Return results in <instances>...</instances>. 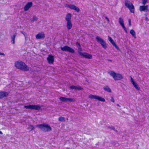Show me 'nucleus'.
Instances as JSON below:
<instances>
[{
	"mask_svg": "<svg viewBox=\"0 0 149 149\" xmlns=\"http://www.w3.org/2000/svg\"><path fill=\"white\" fill-rule=\"evenodd\" d=\"M139 9L141 12L144 11L147 12L148 11V5L140 6L139 7Z\"/></svg>",
	"mask_w": 149,
	"mask_h": 149,
	"instance_id": "obj_11",
	"label": "nucleus"
},
{
	"mask_svg": "<svg viewBox=\"0 0 149 149\" xmlns=\"http://www.w3.org/2000/svg\"><path fill=\"white\" fill-rule=\"evenodd\" d=\"M105 18L107 20V21H108V22H109V18L107 17L106 16L105 17Z\"/></svg>",
	"mask_w": 149,
	"mask_h": 149,
	"instance_id": "obj_38",
	"label": "nucleus"
},
{
	"mask_svg": "<svg viewBox=\"0 0 149 149\" xmlns=\"http://www.w3.org/2000/svg\"><path fill=\"white\" fill-rule=\"evenodd\" d=\"M16 35V33H15L11 37V42L13 44H15V40Z\"/></svg>",
	"mask_w": 149,
	"mask_h": 149,
	"instance_id": "obj_23",
	"label": "nucleus"
},
{
	"mask_svg": "<svg viewBox=\"0 0 149 149\" xmlns=\"http://www.w3.org/2000/svg\"><path fill=\"white\" fill-rule=\"evenodd\" d=\"M61 50L63 51H67L72 53H74V50L70 47L65 45L63 47H61Z\"/></svg>",
	"mask_w": 149,
	"mask_h": 149,
	"instance_id": "obj_8",
	"label": "nucleus"
},
{
	"mask_svg": "<svg viewBox=\"0 0 149 149\" xmlns=\"http://www.w3.org/2000/svg\"><path fill=\"white\" fill-rule=\"evenodd\" d=\"M115 145L116 146H119V144H118V143H116L115 144Z\"/></svg>",
	"mask_w": 149,
	"mask_h": 149,
	"instance_id": "obj_40",
	"label": "nucleus"
},
{
	"mask_svg": "<svg viewBox=\"0 0 149 149\" xmlns=\"http://www.w3.org/2000/svg\"><path fill=\"white\" fill-rule=\"evenodd\" d=\"M146 20H147L148 18H147V17H146Z\"/></svg>",
	"mask_w": 149,
	"mask_h": 149,
	"instance_id": "obj_44",
	"label": "nucleus"
},
{
	"mask_svg": "<svg viewBox=\"0 0 149 149\" xmlns=\"http://www.w3.org/2000/svg\"><path fill=\"white\" fill-rule=\"evenodd\" d=\"M131 77V82L132 83V84L133 85L134 87L135 88L137 89V90H139L140 89V88L138 86V85L135 82L134 80L132 78V77L130 76Z\"/></svg>",
	"mask_w": 149,
	"mask_h": 149,
	"instance_id": "obj_12",
	"label": "nucleus"
},
{
	"mask_svg": "<svg viewBox=\"0 0 149 149\" xmlns=\"http://www.w3.org/2000/svg\"><path fill=\"white\" fill-rule=\"evenodd\" d=\"M112 44L114 46L115 48L117 49H118V47H117V46L116 45V44L114 42H113Z\"/></svg>",
	"mask_w": 149,
	"mask_h": 149,
	"instance_id": "obj_33",
	"label": "nucleus"
},
{
	"mask_svg": "<svg viewBox=\"0 0 149 149\" xmlns=\"http://www.w3.org/2000/svg\"><path fill=\"white\" fill-rule=\"evenodd\" d=\"M34 129V127L33 125H29V127L28 128V129L30 130V131H31L33 130Z\"/></svg>",
	"mask_w": 149,
	"mask_h": 149,
	"instance_id": "obj_28",
	"label": "nucleus"
},
{
	"mask_svg": "<svg viewBox=\"0 0 149 149\" xmlns=\"http://www.w3.org/2000/svg\"><path fill=\"white\" fill-rule=\"evenodd\" d=\"M71 14L70 13H68L66 15V17L65 18V20L67 21V22L71 21Z\"/></svg>",
	"mask_w": 149,
	"mask_h": 149,
	"instance_id": "obj_18",
	"label": "nucleus"
},
{
	"mask_svg": "<svg viewBox=\"0 0 149 149\" xmlns=\"http://www.w3.org/2000/svg\"><path fill=\"white\" fill-rule=\"evenodd\" d=\"M96 39L97 42L101 45L104 49H106L107 48V45L105 41L101 38L99 36H97Z\"/></svg>",
	"mask_w": 149,
	"mask_h": 149,
	"instance_id": "obj_5",
	"label": "nucleus"
},
{
	"mask_svg": "<svg viewBox=\"0 0 149 149\" xmlns=\"http://www.w3.org/2000/svg\"><path fill=\"white\" fill-rule=\"evenodd\" d=\"M112 44L114 46L115 48L117 49H118V47H117V46L116 45V44L114 42H113Z\"/></svg>",
	"mask_w": 149,
	"mask_h": 149,
	"instance_id": "obj_32",
	"label": "nucleus"
},
{
	"mask_svg": "<svg viewBox=\"0 0 149 149\" xmlns=\"http://www.w3.org/2000/svg\"><path fill=\"white\" fill-rule=\"evenodd\" d=\"M3 55V56H5V54L3 53H1L0 52V55Z\"/></svg>",
	"mask_w": 149,
	"mask_h": 149,
	"instance_id": "obj_39",
	"label": "nucleus"
},
{
	"mask_svg": "<svg viewBox=\"0 0 149 149\" xmlns=\"http://www.w3.org/2000/svg\"><path fill=\"white\" fill-rule=\"evenodd\" d=\"M70 88L71 89H74L75 90L78 89L79 90H82L83 88L81 87H77L74 86H70Z\"/></svg>",
	"mask_w": 149,
	"mask_h": 149,
	"instance_id": "obj_21",
	"label": "nucleus"
},
{
	"mask_svg": "<svg viewBox=\"0 0 149 149\" xmlns=\"http://www.w3.org/2000/svg\"><path fill=\"white\" fill-rule=\"evenodd\" d=\"M128 22L129 26H130L131 25V21L130 19H128Z\"/></svg>",
	"mask_w": 149,
	"mask_h": 149,
	"instance_id": "obj_36",
	"label": "nucleus"
},
{
	"mask_svg": "<svg viewBox=\"0 0 149 149\" xmlns=\"http://www.w3.org/2000/svg\"><path fill=\"white\" fill-rule=\"evenodd\" d=\"M36 37L37 39H43L45 37V34L43 32L39 33L36 35Z\"/></svg>",
	"mask_w": 149,
	"mask_h": 149,
	"instance_id": "obj_16",
	"label": "nucleus"
},
{
	"mask_svg": "<svg viewBox=\"0 0 149 149\" xmlns=\"http://www.w3.org/2000/svg\"><path fill=\"white\" fill-rule=\"evenodd\" d=\"M109 128H110V129H111L112 130H114L115 131V128L114 127H113V126H111V127H109ZM116 131V132H117V131Z\"/></svg>",
	"mask_w": 149,
	"mask_h": 149,
	"instance_id": "obj_34",
	"label": "nucleus"
},
{
	"mask_svg": "<svg viewBox=\"0 0 149 149\" xmlns=\"http://www.w3.org/2000/svg\"><path fill=\"white\" fill-rule=\"evenodd\" d=\"M47 59L49 64H52L54 61V57L53 56L50 55H49Z\"/></svg>",
	"mask_w": 149,
	"mask_h": 149,
	"instance_id": "obj_13",
	"label": "nucleus"
},
{
	"mask_svg": "<svg viewBox=\"0 0 149 149\" xmlns=\"http://www.w3.org/2000/svg\"><path fill=\"white\" fill-rule=\"evenodd\" d=\"M111 101L113 102H115L114 99L113 97H111Z\"/></svg>",
	"mask_w": 149,
	"mask_h": 149,
	"instance_id": "obj_35",
	"label": "nucleus"
},
{
	"mask_svg": "<svg viewBox=\"0 0 149 149\" xmlns=\"http://www.w3.org/2000/svg\"><path fill=\"white\" fill-rule=\"evenodd\" d=\"M88 97L90 99H96L100 101L104 102L105 101V99L104 98L99 96L92 94L89 95Z\"/></svg>",
	"mask_w": 149,
	"mask_h": 149,
	"instance_id": "obj_7",
	"label": "nucleus"
},
{
	"mask_svg": "<svg viewBox=\"0 0 149 149\" xmlns=\"http://www.w3.org/2000/svg\"><path fill=\"white\" fill-rule=\"evenodd\" d=\"M81 54L82 55V56L86 58L91 59L92 58L91 55L86 52H84L83 54Z\"/></svg>",
	"mask_w": 149,
	"mask_h": 149,
	"instance_id": "obj_17",
	"label": "nucleus"
},
{
	"mask_svg": "<svg viewBox=\"0 0 149 149\" xmlns=\"http://www.w3.org/2000/svg\"><path fill=\"white\" fill-rule=\"evenodd\" d=\"M76 44H77V45H78L79 47V48H78V50H79L78 51V53L80 55L82 56V55L81 54H83V53H82L81 52L82 50H81V48L80 47V45L79 44L78 42H77L76 43Z\"/></svg>",
	"mask_w": 149,
	"mask_h": 149,
	"instance_id": "obj_22",
	"label": "nucleus"
},
{
	"mask_svg": "<svg viewBox=\"0 0 149 149\" xmlns=\"http://www.w3.org/2000/svg\"><path fill=\"white\" fill-rule=\"evenodd\" d=\"M108 73L116 81L120 80L123 78L122 75L119 73L115 72H114L111 71L108 72Z\"/></svg>",
	"mask_w": 149,
	"mask_h": 149,
	"instance_id": "obj_3",
	"label": "nucleus"
},
{
	"mask_svg": "<svg viewBox=\"0 0 149 149\" xmlns=\"http://www.w3.org/2000/svg\"><path fill=\"white\" fill-rule=\"evenodd\" d=\"M108 60V61H110V62H111L112 61V60H110V59H109Z\"/></svg>",
	"mask_w": 149,
	"mask_h": 149,
	"instance_id": "obj_42",
	"label": "nucleus"
},
{
	"mask_svg": "<svg viewBox=\"0 0 149 149\" xmlns=\"http://www.w3.org/2000/svg\"><path fill=\"white\" fill-rule=\"evenodd\" d=\"M72 26L71 21L67 22V27L68 29H70L72 28Z\"/></svg>",
	"mask_w": 149,
	"mask_h": 149,
	"instance_id": "obj_20",
	"label": "nucleus"
},
{
	"mask_svg": "<svg viewBox=\"0 0 149 149\" xmlns=\"http://www.w3.org/2000/svg\"><path fill=\"white\" fill-rule=\"evenodd\" d=\"M117 106H119V107H120V106L119 105V104H117Z\"/></svg>",
	"mask_w": 149,
	"mask_h": 149,
	"instance_id": "obj_43",
	"label": "nucleus"
},
{
	"mask_svg": "<svg viewBox=\"0 0 149 149\" xmlns=\"http://www.w3.org/2000/svg\"><path fill=\"white\" fill-rule=\"evenodd\" d=\"M74 99L72 98H67V101H68L69 102H73L74 101Z\"/></svg>",
	"mask_w": 149,
	"mask_h": 149,
	"instance_id": "obj_26",
	"label": "nucleus"
},
{
	"mask_svg": "<svg viewBox=\"0 0 149 149\" xmlns=\"http://www.w3.org/2000/svg\"><path fill=\"white\" fill-rule=\"evenodd\" d=\"M37 18L36 16H34L31 20V21L33 22L35 21H36L37 20Z\"/></svg>",
	"mask_w": 149,
	"mask_h": 149,
	"instance_id": "obj_30",
	"label": "nucleus"
},
{
	"mask_svg": "<svg viewBox=\"0 0 149 149\" xmlns=\"http://www.w3.org/2000/svg\"><path fill=\"white\" fill-rule=\"evenodd\" d=\"M32 3L31 2H28L24 7V10L25 11H27L32 6Z\"/></svg>",
	"mask_w": 149,
	"mask_h": 149,
	"instance_id": "obj_14",
	"label": "nucleus"
},
{
	"mask_svg": "<svg viewBox=\"0 0 149 149\" xmlns=\"http://www.w3.org/2000/svg\"><path fill=\"white\" fill-rule=\"evenodd\" d=\"M130 33L134 38H136L135 32L133 30H131L130 31Z\"/></svg>",
	"mask_w": 149,
	"mask_h": 149,
	"instance_id": "obj_24",
	"label": "nucleus"
},
{
	"mask_svg": "<svg viewBox=\"0 0 149 149\" xmlns=\"http://www.w3.org/2000/svg\"><path fill=\"white\" fill-rule=\"evenodd\" d=\"M15 65L16 67L18 69L25 71L29 70V68L22 62H17L15 63Z\"/></svg>",
	"mask_w": 149,
	"mask_h": 149,
	"instance_id": "obj_1",
	"label": "nucleus"
},
{
	"mask_svg": "<svg viewBox=\"0 0 149 149\" xmlns=\"http://www.w3.org/2000/svg\"><path fill=\"white\" fill-rule=\"evenodd\" d=\"M125 6L129 9L131 13H134V6L130 1L128 0H125Z\"/></svg>",
	"mask_w": 149,
	"mask_h": 149,
	"instance_id": "obj_4",
	"label": "nucleus"
},
{
	"mask_svg": "<svg viewBox=\"0 0 149 149\" xmlns=\"http://www.w3.org/2000/svg\"><path fill=\"white\" fill-rule=\"evenodd\" d=\"M65 6L66 7H68L71 9L75 10L78 13H79L80 11V10L79 8L74 5L72 4H66L65 5Z\"/></svg>",
	"mask_w": 149,
	"mask_h": 149,
	"instance_id": "obj_9",
	"label": "nucleus"
},
{
	"mask_svg": "<svg viewBox=\"0 0 149 149\" xmlns=\"http://www.w3.org/2000/svg\"><path fill=\"white\" fill-rule=\"evenodd\" d=\"M108 40H109L111 42V43L112 44L113 42H114V41L112 39L111 37H110L109 36H108Z\"/></svg>",
	"mask_w": 149,
	"mask_h": 149,
	"instance_id": "obj_27",
	"label": "nucleus"
},
{
	"mask_svg": "<svg viewBox=\"0 0 149 149\" xmlns=\"http://www.w3.org/2000/svg\"><path fill=\"white\" fill-rule=\"evenodd\" d=\"M24 108L27 109H31L36 110H39L41 109V106L38 105H25Z\"/></svg>",
	"mask_w": 149,
	"mask_h": 149,
	"instance_id": "obj_6",
	"label": "nucleus"
},
{
	"mask_svg": "<svg viewBox=\"0 0 149 149\" xmlns=\"http://www.w3.org/2000/svg\"><path fill=\"white\" fill-rule=\"evenodd\" d=\"M103 89L107 92L110 93L111 92V90L110 88L108 86H106L103 88Z\"/></svg>",
	"mask_w": 149,
	"mask_h": 149,
	"instance_id": "obj_19",
	"label": "nucleus"
},
{
	"mask_svg": "<svg viewBox=\"0 0 149 149\" xmlns=\"http://www.w3.org/2000/svg\"><path fill=\"white\" fill-rule=\"evenodd\" d=\"M36 127H38L44 132L50 131L52 130L51 127L48 124H40L36 125Z\"/></svg>",
	"mask_w": 149,
	"mask_h": 149,
	"instance_id": "obj_2",
	"label": "nucleus"
},
{
	"mask_svg": "<svg viewBox=\"0 0 149 149\" xmlns=\"http://www.w3.org/2000/svg\"><path fill=\"white\" fill-rule=\"evenodd\" d=\"M59 99L62 102H65L67 101V98L64 97H60Z\"/></svg>",
	"mask_w": 149,
	"mask_h": 149,
	"instance_id": "obj_25",
	"label": "nucleus"
},
{
	"mask_svg": "<svg viewBox=\"0 0 149 149\" xmlns=\"http://www.w3.org/2000/svg\"><path fill=\"white\" fill-rule=\"evenodd\" d=\"M147 2L148 0H142V3L143 5H145L147 3Z\"/></svg>",
	"mask_w": 149,
	"mask_h": 149,
	"instance_id": "obj_31",
	"label": "nucleus"
},
{
	"mask_svg": "<svg viewBox=\"0 0 149 149\" xmlns=\"http://www.w3.org/2000/svg\"><path fill=\"white\" fill-rule=\"evenodd\" d=\"M21 33H22V34H23L24 36L25 37V34H26V33H25L24 31H21Z\"/></svg>",
	"mask_w": 149,
	"mask_h": 149,
	"instance_id": "obj_37",
	"label": "nucleus"
},
{
	"mask_svg": "<svg viewBox=\"0 0 149 149\" xmlns=\"http://www.w3.org/2000/svg\"><path fill=\"white\" fill-rule=\"evenodd\" d=\"M58 120L60 121H65V118L62 117H60L58 118Z\"/></svg>",
	"mask_w": 149,
	"mask_h": 149,
	"instance_id": "obj_29",
	"label": "nucleus"
},
{
	"mask_svg": "<svg viewBox=\"0 0 149 149\" xmlns=\"http://www.w3.org/2000/svg\"><path fill=\"white\" fill-rule=\"evenodd\" d=\"M119 22L120 25L122 26L124 30L126 33L127 32V30L126 28L125 27L123 19L122 17H120L119 19Z\"/></svg>",
	"mask_w": 149,
	"mask_h": 149,
	"instance_id": "obj_10",
	"label": "nucleus"
},
{
	"mask_svg": "<svg viewBox=\"0 0 149 149\" xmlns=\"http://www.w3.org/2000/svg\"><path fill=\"white\" fill-rule=\"evenodd\" d=\"M8 93L7 92L0 91V99L3 98L4 97L7 96Z\"/></svg>",
	"mask_w": 149,
	"mask_h": 149,
	"instance_id": "obj_15",
	"label": "nucleus"
},
{
	"mask_svg": "<svg viewBox=\"0 0 149 149\" xmlns=\"http://www.w3.org/2000/svg\"><path fill=\"white\" fill-rule=\"evenodd\" d=\"M0 134H3V133H2V132H1V131H0Z\"/></svg>",
	"mask_w": 149,
	"mask_h": 149,
	"instance_id": "obj_41",
	"label": "nucleus"
}]
</instances>
